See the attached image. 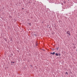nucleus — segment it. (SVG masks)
Listing matches in <instances>:
<instances>
[{"mask_svg":"<svg viewBox=\"0 0 77 77\" xmlns=\"http://www.w3.org/2000/svg\"><path fill=\"white\" fill-rule=\"evenodd\" d=\"M58 56H60V54H58Z\"/></svg>","mask_w":77,"mask_h":77,"instance_id":"5","label":"nucleus"},{"mask_svg":"<svg viewBox=\"0 0 77 77\" xmlns=\"http://www.w3.org/2000/svg\"><path fill=\"white\" fill-rule=\"evenodd\" d=\"M52 53H51V54H52Z\"/></svg>","mask_w":77,"mask_h":77,"instance_id":"8","label":"nucleus"},{"mask_svg":"<svg viewBox=\"0 0 77 77\" xmlns=\"http://www.w3.org/2000/svg\"><path fill=\"white\" fill-rule=\"evenodd\" d=\"M22 9H24V8H22Z\"/></svg>","mask_w":77,"mask_h":77,"instance_id":"9","label":"nucleus"},{"mask_svg":"<svg viewBox=\"0 0 77 77\" xmlns=\"http://www.w3.org/2000/svg\"><path fill=\"white\" fill-rule=\"evenodd\" d=\"M54 54H55V52H53L52 54L53 55H54Z\"/></svg>","mask_w":77,"mask_h":77,"instance_id":"3","label":"nucleus"},{"mask_svg":"<svg viewBox=\"0 0 77 77\" xmlns=\"http://www.w3.org/2000/svg\"><path fill=\"white\" fill-rule=\"evenodd\" d=\"M56 56H58V54H57V53H56Z\"/></svg>","mask_w":77,"mask_h":77,"instance_id":"2","label":"nucleus"},{"mask_svg":"<svg viewBox=\"0 0 77 77\" xmlns=\"http://www.w3.org/2000/svg\"><path fill=\"white\" fill-rule=\"evenodd\" d=\"M57 50H58V49H59V48H56Z\"/></svg>","mask_w":77,"mask_h":77,"instance_id":"7","label":"nucleus"},{"mask_svg":"<svg viewBox=\"0 0 77 77\" xmlns=\"http://www.w3.org/2000/svg\"><path fill=\"white\" fill-rule=\"evenodd\" d=\"M66 33H67V34H68V35H69V36H70V35H71L70 34V32L69 31H68Z\"/></svg>","mask_w":77,"mask_h":77,"instance_id":"1","label":"nucleus"},{"mask_svg":"<svg viewBox=\"0 0 77 77\" xmlns=\"http://www.w3.org/2000/svg\"><path fill=\"white\" fill-rule=\"evenodd\" d=\"M66 74H67V75H68V72H66Z\"/></svg>","mask_w":77,"mask_h":77,"instance_id":"4","label":"nucleus"},{"mask_svg":"<svg viewBox=\"0 0 77 77\" xmlns=\"http://www.w3.org/2000/svg\"><path fill=\"white\" fill-rule=\"evenodd\" d=\"M11 63H15V62H12Z\"/></svg>","mask_w":77,"mask_h":77,"instance_id":"6","label":"nucleus"}]
</instances>
